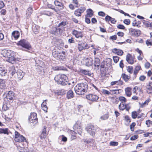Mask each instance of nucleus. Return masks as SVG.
Instances as JSON below:
<instances>
[{
    "label": "nucleus",
    "mask_w": 152,
    "mask_h": 152,
    "mask_svg": "<svg viewBox=\"0 0 152 152\" xmlns=\"http://www.w3.org/2000/svg\"><path fill=\"white\" fill-rule=\"evenodd\" d=\"M125 120L127 122H130L131 121H130V119L129 118V117L127 115L125 117Z\"/></svg>",
    "instance_id": "nucleus-64"
},
{
    "label": "nucleus",
    "mask_w": 152,
    "mask_h": 152,
    "mask_svg": "<svg viewBox=\"0 0 152 152\" xmlns=\"http://www.w3.org/2000/svg\"><path fill=\"white\" fill-rule=\"evenodd\" d=\"M86 98L92 102H97L99 97L98 96L95 94H89L86 95Z\"/></svg>",
    "instance_id": "nucleus-8"
},
{
    "label": "nucleus",
    "mask_w": 152,
    "mask_h": 152,
    "mask_svg": "<svg viewBox=\"0 0 152 152\" xmlns=\"http://www.w3.org/2000/svg\"><path fill=\"white\" fill-rule=\"evenodd\" d=\"M66 22L64 21H62L59 23L58 25V26H65L66 25Z\"/></svg>",
    "instance_id": "nucleus-62"
},
{
    "label": "nucleus",
    "mask_w": 152,
    "mask_h": 152,
    "mask_svg": "<svg viewBox=\"0 0 152 152\" xmlns=\"http://www.w3.org/2000/svg\"><path fill=\"white\" fill-rule=\"evenodd\" d=\"M102 93L104 94L110 95L111 94V93L109 91L105 90L103 89L102 90Z\"/></svg>",
    "instance_id": "nucleus-44"
},
{
    "label": "nucleus",
    "mask_w": 152,
    "mask_h": 152,
    "mask_svg": "<svg viewBox=\"0 0 152 152\" xmlns=\"http://www.w3.org/2000/svg\"><path fill=\"white\" fill-rule=\"evenodd\" d=\"M135 125V123L134 122L132 123L130 126V129L132 131L134 130V127Z\"/></svg>",
    "instance_id": "nucleus-48"
},
{
    "label": "nucleus",
    "mask_w": 152,
    "mask_h": 152,
    "mask_svg": "<svg viewBox=\"0 0 152 152\" xmlns=\"http://www.w3.org/2000/svg\"><path fill=\"white\" fill-rule=\"evenodd\" d=\"M12 51L10 50H3L1 51V54L5 57H10L12 55Z\"/></svg>",
    "instance_id": "nucleus-11"
},
{
    "label": "nucleus",
    "mask_w": 152,
    "mask_h": 152,
    "mask_svg": "<svg viewBox=\"0 0 152 152\" xmlns=\"http://www.w3.org/2000/svg\"><path fill=\"white\" fill-rule=\"evenodd\" d=\"M113 60L114 61L115 63H117L118 61L119 60V57L117 56L113 57Z\"/></svg>",
    "instance_id": "nucleus-47"
},
{
    "label": "nucleus",
    "mask_w": 152,
    "mask_h": 152,
    "mask_svg": "<svg viewBox=\"0 0 152 152\" xmlns=\"http://www.w3.org/2000/svg\"><path fill=\"white\" fill-rule=\"evenodd\" d=\"M112 94H118L119 93L118 90H111Z\"/></svg>",
    "instance_id": "nucleus-46"
},
{
    "label": "nucleus",
    "mask_w": 152,
    "mask_h": 152,
    "mask_svg": "<svg viewBox=\"0 0 152 152\" xmlns=\"http://www.w3.org/2000/svg\"><path fill=\"white\" fill-rule=\"evenodd\" d=\"M8 58L7 60L9 62L12 64H14L16 60V59L14 58V57L12 55L10 56V57H8Z\"/></svg>",
    "instance_id": "nucleus-28"
},
{
    "label": "nucleus",
    "mask_w": 152,
    "mask_h": 152,
    "mask_svg": "<svg viewBox=\"0 0 152 152\" xmlns=\"http://www.w3.org/2000/svg\"><path fill=\"white\" fill-rule=\"evenodd\" d=\"M100 64L101 62L99 58L97 57H95L94 62V65L95 67H96L98 69H99Z\"/></svg>",
    "instance_id": "nucleus-14"
},
{
    "label": "nucleus",
    "mask_w": 152,
    "mask_h": 152,
    "mask_svg": "<svg viewBox=\"0 0 152 152\" xmlns=\"http://www.w3.org/2000/svg\"><path fill=\"white\" fill-rule=\"evenodd\" d=\"M119 100L122 102H126V99L123 96H120L119 98ZM123 103V102H122Z\"/></svg>",
    "instance_id": "nucleus-52"
},
{
    "label": "nucleus",
    "mask_w": 152,
    "mask_h": 152,
    "mask_svg": "<svg viewBox=\"0 0 152 152\" xmlns=\"http://www.w3.org/2000/svg\"><path fill=\"white\" fill-rule=\"evenodd\" d=\"M12 37H14L15 39H17L20 36V33L18 31H13L12 34Z\"/></svg>",
    "instance_id": "nucleus-22"
},
{
    "label": "nucleus",
    "mask_w": 152,
    "mask_h": 152,
    "mask_svg": "<svg viewBox=\"0 0 152 152\" xmlns=\"http://www.w3.org/2000/svg\"><path fill=\"white\" fill-rule=\"evenodd\" d=\"M131 34L133 36H139L141 34V31L139 30L132 29L131 31Z\"/></svg>",
    "instance_id": "nucleus-18"
},
{
    "label": "nucleus",
    "mask_w": 152,
    "mask_h": 152,
    "mask_svg": "<svg viewBox=\"0 0 152 152\" xmlns=\"http://www.w3.org/2000/svg\"><path fill=\"white\" fill-rule=\"evenodd\" d=\"M143 24L147 27H150L152 28V23H150L148 21L143 20Z\"/></svg>",
    "instance_id": "nucleus-32"
},
{
    "label": "nucleus",
    "mask_w": 152,
    "mask_h": 152,
    "mask_svg": "<svg viewBox=\"0 0 152 152\" xmlns=\"http://www.w3.org/2000/svg\"><path fill=\"white\" fill-rule=\"evenodd\" d=\"M29 121L31 123H36L37 120V114L34 113H31L30 117L29 118Z\"/></svg>",
    "instance_id": "nucleus-12"
},
{
    "label": "nucleus",
    "mask_w": 152,
    "mask_h": 152,
    "mask_svg": "<svg viewBox=\"0 0 152 152\" xmlns=\"http://www.w3.org/2000/svg\"><path fill=\"white\" fill-rule=\"evenodd\" d=\"M112 52L119 56H122L123 54V52L122 50L117 48L113 49L112 50Z\"/></svg>",
    "instance_id": "nucleus-19"
},
{
    "label": "nucleus",
    "mask_w": 152,
    "mask_h": 152,
    "mask_svg": "<svg viewBox=\"0 0 152 152\" xmlns=\"http://www.w3.org/2000/svg\"><path fill=\"white\" fill-rule=\"evenodd\" d=\"M131 89L129 87H127L125 88V93L127 96L129 97L131 95L132 92H131Z\"/></svg>",
    "instance_id": "nucleus-30"
},
{
    "label": "nucleus",
    "mask_w": 152,
    "mask_h": 152,
    "mask_svg": "<svg viewBox=\"0 0 152 152\" xmlns=\"http://www.w3.org/2000/svg\"><path fill=\"white\" fill-rule=\"evenodd\" d=\"M74 129L75 132H74L76 133H78L80 135L82 133V129L81 128V123L79 121H77L74 125Z\"/></svg>",
    "instance_id": "nucleus-4"
},
{
    "label": "nucleus",
    "mask_w": 152,
    "mask_h": 152,
    "mask_svg": "<svg viewBox=\"0 0 152 152\" xmlns=\"http://www.w3.org/2000/svg\"><path fill=\"white\" fill-rule=\"evenodd\" d=\"M138 136L137 135H134V136H132L130 138V140H134L136 139H137L138 138Z\"/></svg>",
    "instance_id": "nucleus-54"
},
{
    "label": "nucleus",
    "mask_w": 152,
    "mask_h": 152,
    "mask_svg": "<svg viewBox=\"0 0 152 152\" xmlns=\"http://www.w3.org/2000/svg\"><path fill=\"white\" fill-rule=\"evenodd\" d=\"M150 40H147L146 42V44L147 46H148L149 45L151 46L152 45V43L150 41Z\"/></svg>",
    "instance_id": "nucleus-60"
},
{
    "label": "nucleus",
    "mask_w": 152,
    "mask_h": 152,
    "mask_svg": "<svg viewBox=\"0 0 152 152\" xmlns=\"http://www.w3.org/2000/svg\"><path fill=\"white\" fill-rule=\"evenodd\" d=\"M108 118V115H105L100 117V118L102 120H105L107 119Z\"/></svg>",
    "instance_id": "nucleus-49"
},
{
    "label": "nucleus",
    "mask_w": 152,
    "mask_h": 152,
    "mask_svg": "<svg viewBox=\"0 0 152 152\" xmlns=\"http://www.w3.org/2000/svg\"><path fill=\"white\" fill-rule=\"evenodd\" d=\"M5 81L4 80L0 79V88L3 89L5 88L6 86Z\"/></svg>",
    "instance_id": "nucleus-31"
},
{
    "label": "nucleus",
    "mask_w": 152,
    "mask_h": 152,
    "mask_svg": "<svg viewBox=\"0 0 152 152\" xmlns=\"http://www.w3.org/2000/svg\"><path fill=\"white\" fill-rule=\"evenodd\" d=\"M117 34L118 36L121 37L124 35V33L123 32L119 31L117 33Z\"/></svg>",
    "instance_id": "nucleus-58"
},
{
    "label": "nucleus",
    "mask_w": 152,
    "mask_h": 152,
    "mask_svg": "<svg viewBox=\"0 0 152 152\" xmlns=\"http://www.w3.org/2000/svg\"><path fill=\"white\" fill-rule=\"evenodd\" d=\"M118 28L121 29H124L125 28L124 26L121 24H119L117 26Z\"/></svg>",
    "instance_id": "nucleus-50"
},
{
    "label": "nucleus",
    "mask_w": 152,
    "mask_h": 152,
    "mask_svg": "<svg viewBox=\"0 0 152 152\" xmlns=\"http://www.w3.org/2000/svg\"><path fill=\"white\" fill-rule=\"evenodd\" d=\"M147 88V92L148 94H152V87L148 86Z\"/></svg>",
    "instance_id": "nucleus-42"
},
{
    "label": "nucleus",
    "mask_w": 152,
    "mask_h": 152,
    "mask_svg": "<svg viewBox=\"0 0 152 152\" xmlns=\"http://www.w3.org/2000/svg\"><path fill=\"white\" fill-rule=\"evenodd\" d=\"M54 80L58 84L65 86L68 84L69 85L70 83H68V79L66 76L64 74H59L54 77Z\"/></svg>",
    "instance_id": "nucleus-2"
},
{
    "label": "nucleus",
    "mask_w": 152,
    "mask_h": 152,
    "mask_svg": "<svg viewBox=\"0 0 152 152\" xmlns=\"http://www.w3.org/2000/svg\"><path fill=\"white\" fill-rule=\"evenodd\" d=\"M80 72L81 74H83L85 75H88L89 76L91 75L89 73V71L86 70L80 69Z\"/></svg>",
    "instance_id": "nucleus-33"
},
{
    "label": "nucleus",
    "mask_w": 152,
    "mask_h": 152,
    "mask_svg": "<svg viewBox=\"0 0 152 152\" xmlns=\"http://www.w3.org/2000/svg\"><path fill=\"white\" fill-rule=\"evenodd\" d=\"M60 28L58 29L56 27H53L52 28L50 32L51 34L56 35L57 34L58 30L59 31H60Z\"/></svg>",
    "instance_id": "nucleus-29"
},
{
    "label": "nucleus",
    "mask_w": 152,
    "mask_h": 152,
    "mask_svg": "<svg viewBox=\"0 0 152 152\" xmlns=\"http://www.w3.org/2000/svg\"><path fill=\"white\" fill-rule=\"evenodd\" d=\"M32 28L34 33L35 34H37L39 32V27L38 26H35L34 27L33 26Z\"/></svg>",
    "instance_id": "nucleus-38"
},
{
    "label": "nucleus",
    "mask_w": 152,
    "mask_h": 152,
    "mask_svg": "<svg viewBox=\"0 0 152 152\" xmlns=\"http://www.w3.org/2000/svg\"><path fill=\"white\" fill-rule=\"evenodd\" d=\"M89 48V46L88 45L85 43H80V42L79 41L77 45V48L78 50L81 51L83 50L88 49Z\"/></svg>",
    "instance_id": "nucleus-9"
},
{
    "label": "nucleus",
    "mask_w": 152,
    "mask_h": 152,
    "mask_svg": "<svg viewBox=\"0 0 152 152\" xmlns=\"http://www.w3.org/2000/svg\"><path fill=\"white\" fill-rule=\"evenodd\" d=\"M72 34L77 38H82L83 36L81 31H78L75 30L72 31Z\"/></svg>",
    "instance_id": "nucleus-13"
},
{
    "label": "nucleus",
    "mask_w": 152,
    "mask_h": 152,
    "mask_svg": "<svg viewBox=\"0 0 152 152\" xmlns=\"http://www.w3.org/2000/svg\"><path fill=\"white\" fill-rule=\"evenodd\" d=\"M126 61L129 64H132L134 63L133 58L130 54H128L126 56Z\"/></svg>",
    "instance_id": "nucleus-15"
},
{
    "label": "nucleus",
    "mask_w": 152,
    "mask_h": 152,
    "mask_svg": "<svg viewBox=\"0 0 152 152\" xmlns=\"http://www.w3.org/2000/svg\"><path fill=\"white\" fill-rule=\"evenodd\" d=\"M16 70L14 66H11L9 68L8 74L13 76L15 73Z\"/></svg>",
    "instance_id": "nucleus-20"
},
{
    "label": "nucleus",
    "mask_w": 152,
    "mask_h": 152,
    "mask_svg": "<svg viewBox=\"0 0 152 152\" xmlns=\"http://www.w3.org/2000/svg\"><path fill=\"white\" fill-rule=\"evenodd\" d=\"M121 103L119 105L118 107L120 110H123L124 109H126V110L127 111H129L130 108V107L129 106H128V104H126V106L125 107H124V108H122L121 107Z\"/></svg>",
    "instance_id": "nucleus-35"
},
{
    "label": "nucleus",
    "mask_w": 152,
    "mask_h": 152,
    "mask_svg": "<svg viewBox=\"0 0 152 152\" xmlns=\"http://www.w3.org/2000/svg\"><path fill=\"white\" fill-rule=\"evenodd\" d=\"M137 116V112L134 111L132 112V117L133 119L136 118Z\"/></svg>",
    "instance_id": "nucleus-40"
},
{
    "label": "nucleus",
    "mask_w": 152,
    "mask_h": 152,
    "mask_svg": "<svg viewBox=\"0 0 152 152\" xmlns=\"http://www.w3.org/2000/svg\"><path fill=\"white\" fill-rule=\"evenodd\" d=\"M111 19H112V18L108 15H107L105 18V20L107 22H110Z\"/></svg>",
    "instance_id": "nucleus-41"
},
{
    "label": "nucleus",
    "mask_w": 152,
    "mask_h": 152,
    "mask_svg": "<svg viewBox=\"0 0 152 152\" xmlns=\"http://www.w3.org/2000/svg\"><path fill=\"white\" fill-rule=\"evenodd\" d=\"M88 88V84L85 82L78 84L75 87L74 89L77 94L83 95L87 91Z\"/></svg>",
    "instance_id": "nucleus-1"
},
{
    "label": "nucleus",
    "mask_w": 152,
    "mask_h": 152,
    "mask_svg": "<svg viewBox=\"0 0 152 152\" xmlns=\"http://www.w3.org/2000/svg\"><path fill=\"white\" fill-rule=\"evenodd\" d=\"M150 99H147L144 103H142L141 105V107H143L145 105H148V102H150Z\"/></svg>",
    "instance_id": "nucleus-39"
},
{
    "label": "nucleus",
    "mask_w": 152,
    "mask_h": 152,
    "mask_svg": "<svg viewBox=\"0 0 152 152\" xmlns=\"http://www.w3.org/2000/svg\"><path fill=\"white\" fill-rule=\"evenodd\" d=\"M0 13L1 15H5L6 13V11L5 9H2L0 11Z\"/></svg>",
    "instance_id": "nucleus-63"
},
{
    "label": "nucleus",
    "mask_w": 152,
    "mask_h": 152,
    "mask_svg": "<svg viewBox=\"0 0 152 152\" xmlns=\"http://www.w3.org/2000/svg\"><path fill=\"white\" fill-rule=\"evenodd\" d=\"M14 93L12 91H9L7 93L5 92L4 94V96H5V97H4L5 100H6V99L8 101L13 100L14 97Z\"/></svg>",
    "instance_id": "nucleus-7"
},
{
    "label": "nucleus",
    "mask_w": 152,
    "mask_h": 152,
    "mask_svg": "<svg viewBox=\"0 0 152 152\" xmlns=\"http://www.w3.org/2000/svg\"><path fill=\"white\" fill-rule=\"evenodd\" d=\"M110 146H116L118 145V142H117L111 141L110 142Z\"/></svg>",
    "instance_id": "nucleus-45"
},
{
    "label": "nucleus",
    "mask_w": 152,
    "mask_h": 152,
    "mask_svg": "<svg viewBox=\"0 0 152 152\" xmlns=\"http://www.w3.org/2000/svg\"><path fill=\"white\" fill-rule=\"evenodd\" d=\"M67 97L68 99H71L74 97L73 92L71 90L69 91L67 94Z\"/></svg>",
    "instance_id": "nucleus-34"
},
{
    "label": "nucleus",
    "mask_w": 152,
    "mask_h": 152,
    "mask_svg": "<svg viewBox=\"0 0 152 152\" xmlns=\"http://www.w3.org/2000/svg\"><path fill=\"white\" fill-rule=\"evenodd\" d=\"M93 59L90 57L85 59V61L86 65L88 66H91L93 64Z\"/></svg>",
    "instance_id": "nucleus-16"
},
{
    "label": "nucleus",
    "mask_w": 152,
    "mask_h": 152,
    "mask_svg": "<svg viewBox=\"0 0 152 152\" xmlns=\"http://www.w3.org/2000/svg\"><path fill=\"white\" fill-rule=\"evenodd\" d=\"M86 9L85 7H81L75 11L74 14L76 16H81V14Z\"/></svg>",
    "instance_id": "nucleus-10"
},
{
    "label": "nucleus",
    "mask_w": 152,
    "mask_h": 152,
    "mask_svg": "<svg viewBox=\"0 0 152 152\" xmlns=\"http://www.w3.org/2000/svg\"><path fill=\"white\" fill-rule=\"evenodd\" d=\"M98 15L99 16L104 17L105 15V13L102 11H100L98 12Z\"/></svg>",
    "instance_id": "nucleus-53"
},
{
    "label": "nucleus",
    "mask_w": 152,
    "mask_h": 152,
    "mask_svg": "<svg viewBox=\"0 0 152 152\" xmlns=\"http://www.w3.org/2000/svg\"><path fill=\"white\" fill-rule=\"evenodd\" d=\"M87 16L89 17H91L94 15V12L93 10L90 9H88L87 10Z\"/></svg>",
    "instance_id": "nucleus-27"
},
{
    "label": "nucleus",
    "mask_w": 152,
    "mask_h": 152,
    "mask_svg": "<svg viewBox=\"0 0 152 152\" xmlns=\"http://www.w3.org/2000/svg\"><path fill=\"white\" fill-rule=\"evenodd\" d=\"M0 133L8 135L9 132H8V129L7 128H0Z\"/></svg>",
    "instance_id": "nucleus-36"
},
{
    "label": "nucleus",
    "mask_w": 152,
    "mask_h": 152,
    "mask_svg": "<svg viewBox=\"0 0 152 152\" xmlns=\"http://www.w3.org/2000/svg\"><path fill=\"white\" fill-rule=\"evenodd\" d=\"M146 79V77L144 75H141L139 79L141 81H144Z\"/></svg>",
    "instance_id": "nucleus-57"
},
{
    "label": "nucleus",
    "mask_w": 152,
    "mask_h": 152,
    "mask_svg": "<svg viewBox=\"0 0 152 152\" xmlns=\"http://www.w3.org/2000/svg\"><path fill=\"white\" fill-rule=\"evenodd\" d=\"M86 129L90 135L92 136L94 135L96 130L93 125L91 124L88 125L86 127Z\"/></svg>",
    "instance_id": "nucleus-6"
},
{
    "label": "nucleus",
    "mask_w": 152,
    "mask_h": 152,
    "mask_svg": "<svg viewBox=\"0 0 152 152\" xmlns=\"http://www.w3.org/2000/svg\"><path fill=\"white\" fill-rule=\"evenodd\" d=\"M53 69L54 70H63V68L61 66H54Z\"/></svg>",
    "instance_id": "nucleus-43"
},
{
    "label": "nucleus",
    "mask_w": 152,
    "mask_h": 152,
    "mask_svg": "<svg viewBox=\"0 0 152 152\" xmlns=\"http://www.w3.org/2000/svg\"><path fill=\"white\" fill-rule=\"evenodd\" d=\"M110 38L113 40H116L117 39V36L115 35L111 36L110 37Z\"/></svg>",
    "instance_id": "nucleus-59"
},
{
    "label": "nucleus",
    "mask_w": 152,
    "mask_h": 152,
    "mask_svg": "<svg viewBox=\"0 0 152 152\" xmlns=\"http://www.w3.org/2000/svg\"><path fill=\"white\" fill-rule=\"evenodd\" d=\"M0 75L1 76H5L7 75V70L4 68L0 67Z\"/></svg>",
    "instance_id": "nucleus-24"
},
{
    "label": "nucleus",
    "mask_w": 152,
    "mask_h": 152,
    "mask_svg": "<svg viewBox=\"0 0 152 152\" xmlns=\"http://www.w3.org/2000/svg\"><path fill=\"white\" fill-rule=\"evenodd\" d=\"M47 100H45L41 104V107L42 109L45 112H47L48 107L46 106Z\"/></svg>",
    "instance_id": "nucleus-21"
},
{
    "label": "nucleus",
    "mask_w": 152,
    "mask_h": 152,
    "mask_svg": "<svg viewBox=\"0 0 152 152\" xmlns=\"http://www.w3.org/2000/svg\"><path fill=\"white\" fill-rule=\"evenodd\" d=\"M17 45L28 50H30L31 48V45L29 42L24 39L20 40L18 42Z\"/></svg>",
    "instance_id": "nucleus-3"
},
{
    "label": "nucleus",
    "mask_w": 152,
    "mask_h": 152,
    "mask_svg": "<svg viewBox=\"0 0 152 152\" xmlns=\"http://www.w3.org/2000/svg\"><path fill=\"white\" fill-rule=\"evenodd\" d=\"M150 63L148 62H147L145 64V67L146 69H148L150 67Z\"/></svg>",
    "instance_id": "nucleus-61"
},
{
    "label": "nucleus",
    "mask_w": 152,
    "mask_h": 152,
    "mask_svg": "<svg viewBox=\"0 0 152 152\" xmlns=\"http://www.w3.org/2000/svg\"><path fill=\"white\" fill-rule=\"evenodd\" d=\"M54 4L56 6L60 7V10H62L64 8V5L63 4L58 0H55L54 1Z\"/></svg>",
    "instance_id": "nucleus-25"
},
{
    "label": "nucleus",
    "mask_w": 152,
    "mask_h": 152,
    "mask_svg": "<svg viewBox=\"0 0 152 152\" xmlns=\"http://www.w3.org/2000/svg\"><path fill=\"white\" fill-rule=\"evenodd\" d=\"M124 23L125 24L128 25L130 24V21L129 19H126L124 20Z\"/></svg>",
    "instance_id": "nucleus-55"
},
{
    "label": "nucleus",
    "mask_w": 152,
    "mask_h": 152,
    "mask_svg": "<svg viewBox=\"0 0 152 152\" xmlns=\"http://www.w3.org/2000/svg\"><path fill=\"white\" fill-rule=\"evenodd\" d=\"M33 12L32 8L31 7H28L26 12V15L27 18H29L30 17Z\"/></svg>",
    "instance_id": "nucleus-23"
},
{
    "label": "nucleus",
    "mask_w": 152,
    "mask_h": 152,
    "mask_svg": "<svg viewBox=\"0 0 152 152\" xmlns=\"http://www.w3.org/2000/svg\"><path fill=\"white\" fill-rule=\"evenodd\" d=\"M18 78L19 80H21L23 77L25 73L23 71L20 69H19L16 72Z\"/></svg>",
    "instance_id": "nucleus-17"
},
{
    "label": "nucleus",
    "mask_w": 152,
    "mask_h": 152,
    "mask_svg": "<svg viewBox=\"0 0 152 152\" xmlns=\"http://www.w3.org/2000/svg\"><path fill=\"white\" fill-rule=\"evenodd\" d=\"M121 77L126 82H128V80L130 78V77L128 75H126L124 73H123L122 74Z\"/></svg>",
    "instance_id": "nucleus-37"
},
{
    "label": "nucleus",
    "mask_w": 152,
    "mask_h": 152,
    "mask_svg": "<svg viewBox=\"0 0 152 152\" xmlns=\"http://www.w3.org/2000/svg\"><path fill=\"white\" fill-rule=\"evenodd\" d=\"M15 140L16 142H26V138L23 135H20V134L17 131H15Z\"/></svg>",
    "instance_id": "nucleus-5"
},
{
    "label": "nucleus",
    "mask_w": 152,
    "mask_h": 152,
    "mask_svg": "<svg viewBox=\"0 0 152 152\" xmlns=\"http://www.w3.org/2000/svg\"><path fill=\"white\" fill-rule=\"evenodd\" d=\"M146 124L148 127H149L150 125L152 124V121L150 120H148L146 121Z\"/></svg>",
    "instance_id": "nucleus-51"
},
{
    "label": "nucleus",
    "mask_w": 152,
    "mask_h": 152,
    "mask_svg": "<svg viewBox=\"0 0 152 152\" xmlns=\"http://www.w3.org/2000/svg\"><path fill=\"white\" fill-rule=\"evenodd\" d=\"M133 67L132 66H129L127 69V71L130 73H132V72Z\"/></svg>",
    "instance_id": "nucleus-56"
},
{
    "label": "nucleus",
    "mask_w": 152,
    "mask_h": 152,
    "mask_svg": "<svg viewBox=\"0 0 152 152\" xmlns=\"http://www.w3.org/2000/svg\"><path fill=\"white\" fill-rule=\"evenodd\" d=\"M46 128L44 127L43 129L42 133L40 135L41 139H45L46 137Z\"/></svg>",
    "instance_id": "nucleus-26"
}]
</instances>
